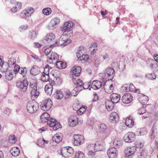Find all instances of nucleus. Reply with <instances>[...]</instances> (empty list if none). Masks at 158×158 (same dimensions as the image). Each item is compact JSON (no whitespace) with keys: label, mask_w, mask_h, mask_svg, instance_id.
Listing matches in <instances>:
<instances>
[{"label":"nucleus","mask_w":158,"mask_h":158,"mask_svg":"<svg viewBox=\"0 0 158 158\" xmlns=\"http://www.w3.org/2000/svg\"><path fill=\"white\" fill-rule=\"evenodd\" d=\"M69 35L66 33H64L60 36L58 40L54 44H52L51 47H53L56 45L62 46H64L68 44L71 43L72 41L70 39H68L69 38Z\"/></svg>","instance_id":"f257e3e1"},{"label":"nucleus","mask_w":158,"mask_h":158,"mask_svg":"<svg viewBox=\"0 0 158 158\" xmlns=\"http://www.w3.org/2000/svg\"><path fill=\"white\" fill-rule=\"evenodd\" d=\"M39 108V104L35 101H31L27 103V110L30 113H33L36 112Z\"/></svg>","instance_id":"f03ea898"},{"label":"nucleus","mask_w":158,"mask_h":158,"mask_svg":"<svg viewBox=\"0 0 158 158\" xmlns=\"http://www.w3.org/2000/svg\"><path fill=\"white\" fill-rule=\"evenodd\" d=\"M37 86L36 83H31L29 87V90L31 95V98L33 100L37 98L40 93L39 91L37 89Z\"/></svg>","instance_id":"7ed1b4c3"},{"label":"nucleus","mask_w":158,"mask_h":158,"mask_svg":"<svg viewBox=\"0 0 158 158\" xmlns=\"http://www.w3.org/2000/svg\"><path fill=\"white\" fill-rule=\"evenodd\" d=\"M73 23L71 22H67L65 23L64 25L62 30L64 31V33L68 34L69 36L70 37L72 35V31L71 29L72 27Z\"/></svg>","instance_id":"20e7f679"},{"label":"nucleus","mask_w":158,"mask_h":158,"mask_svg":"<svg viewBox=\"0 0 158 158\" xmlns=\"http://www.w3.org/2000/svg\"><path fill=\"white\" fill-rule=\"evenodd\" d=\"M52 105L51 100L48 98L43 100L40 105L41 109L44 111H47L50 110Z\"/></svg>","instance_id":"39448f33"},{"label":"nucleus","mask_w":158,"mask_h":158,"mask_svg":"<svg viewBox=\"0 0 158 158\" xmlns=\"http://www.w3.org/2000/svg\"><path fill=\"white\" fill-rule=\"evenodd\" d=\"M58 55L55 52H52L51 53L49 54L47 57V61L48 63L55 64L58 60Z\"/></svg>","instance_id":"423d86ee"},{"label":"nucleus","mask_w":158,"mask_h":158,"mask_svg":"<svg viewBox=\"0 0 158 158\" xmlns=\"http://www.w3.org/2000/svg\"><path fill=\"white\" fill-rule=\"evenodd\" d=\"M16 85L21 91H25L27 89L28 81L26 80L18 81L16 82Z\"/></svg>","instance_id":"0eeeda50"},{"label":"nucleus","mask_w":158,"mask_h":158,"mask_svg":"<svg viewBox=\"0 0 158 158\" xmlns=\"http://www.w3.org/2000/svg\"><path fill=\"white\" fill-rule=\"evenodd\" d=\"M135 135L132 132H129L126 133L124 136L123 139L124 141L127 143H130L134 141Z\"/></svg>","instance_id":"6e6552de"},{"label":"nucleus","mask_w":158,"mask_h":158,"mask_svg":"<svg viewBox=\"0 0 158 158\" xmlns=\"http://www.w3.org/2000/svg\"><path fill=\"white\" fill-rule=\"evenodd\" d=\"M74 144L75 145H80L84 141L83 136L80 135H73Z\"/></svg>","instance_id":"1a4fd4ad"},{"label":"nucleus","mask_w":158,"mask_h":158,"mask_svg":"<svg viewBox=\"0 0 158 158\" xmlns=\"http://www.w3.org/2000/svg\"><path fill=\"white\" fill-rule=\"evenodd\" d=\"M60 19L58 18H54L52 19L49 23L48 28L49 30H53L57 27L59 23Z\"/></svg>","instance_id":"9d476101"},{"label":"nucleus","mask_w":158,"mask_h":158,"mask_svg":"<svg viewBox=\"0 0 158 158\" xmlns=\"http://www.w3.org/2000/svg\"><path fill=\"white\" fill-rule=\"evenodd\" d=\"M48 125L50 127H53L54 131H56L60 128V124L59 122H57L56 120L54 118H51L49 122Z\"/></svg>","instance_id":"9b49d317"},{"label":"nucleus","mask_w":158,"mask_h":158,"mask_svg":"<svg viewBox=\"0 0 158 158\" xmlns=\"http://www.w3.org/2000/svg\"><path fill=\"white\" fill-rule=\"evenodd\" d=\"M76 83L77 87L75 88L73 90L74 91L76 92V94H73V92L71 94L72 96H76L77 95V92L81 91L83 89H84V86H82L83 83L81 80L80 79H78L77 80Z\"/></svg>","instance_id":"f8f14e48"},{"label":"nucleus","mask_w":158,"mask_h":158,"mask_svg":"<svg viewBox=\"0 0 158 158\" xmlns=\"http://www.w3.org/2000/svg\"><path fill=\"white\" fill-rule=\"evenodd\" d=\"M137 148V147L133 146L128 148L126 149L124 151V153L126 156V157L131 158L132 155L136 152Z\"/></svg>","instance_id":"ddd939ff"},{"label":"nucleus","mask_w":158,"mask_h":158,"mask_svg":"<svg viewBox=\"0 0 158 158\" xmlns=\"http://www.w3.org/2000/svg\"><path fill=\"white\" fill-rule=\"evenodd\" d=\"M81 71V67L77 66H74L71 70L70 73L72 74L73 79H75V77L79 76Z\"/></svg>","instance_id":"4468645a"},{"label":"nucleus","mask_w":158,"mask_h":158,"mask_svg":"<svg viewBox=\"0 0 158 158\" xmlns=\"http://www.w3.org/2000/svg\"><path fill=\"white\" fill-rule=\"evenodd\" d=\"M114 70L111 68H108L106 69L104 72L105 76L109 80H111L114 76Z\"/></svg>","instance_id":"2eb2a0df"},{"label":"nucleus","mask_w":158,"mask_h":158,"mask_svg":"<svg viewBox=\"0 0 158 158\" xmlns=\"http://www.w3.org/2000/svg\"><path fill=\"white\" fill-rule=\"evenodd\" d=\"M55 39V35L52 33L47 34L44 38V40L47 44H52Z\"/></svg>","instance_id":"dca6fc26"},{"label":"nucleus","mask_w":158,"mask_h":158,"mask_svg":"<svg viewBox=\"0 0 158 158\" xmlns=\"http://www.w3.org/2000/svg\"><path fill=\"white\" fill-rule=\"evenodd\" d=\"M117 151L114 148H110L107 151V154L109 158H116Z\"/></svg>","instance_id":"f3484780"},{"label":"nucleus","mask_w":158,"mask_h":158,"mask_svg":"<svg viewBox=\"0 0 158 158\" xmlns=\"http://www.w3.org/2000/svg\"><path fill=\"white\" fill-rule=\"evenodd\" d=\"M132 96L129 94H124L122 98V102L126 104H129L132 101Z\"/></svg>","instance_id":"a211bd4d"},{"label":"nucleus","mask_w":158,"mask_h":158,"mask_svg":"<svg viewBox=\"0 0 158 158\" xmlns=\"http://www.w3.org/2000/svg\"><path fill=\"white\" fill-rule=\"evenodd\" d=\"M74 152V150L72 147H69L68 148H65L64 149H61V155L64 157H65L64 156L65 153H66L67 156H70V155L73 154Z\"/></svg>","instance_id":"6ab92c4d"},{"label":"nucleus","mask_w":158,"mask_h":158,"mask_svg":"<svg viewBox=\"0 0 158 158\" xmlns=\"http://www.w3.org/2000/svg\"><path fill=\"white\" fill-rule=\"evenodd\" d=\"M119 119L118 114L115 112H113L110 114V120L113 123H117Z\"/></svg>","instance_id":"aec40b11"},{"label":"nucleus","mask_w":158,"mask_h":158,"mask_svg":"<svg viewBox=\"0 0 158 158\" xmlns=\"http://www.w3.org/2000/svg\"><path fill=\"white\" fill-rule=\"evenodd\" d=\"M78 123V119L75 116H71L69 118L68 124L70 126L75 127L77 124Z\"/></svg>","instance_id":"412c9836"},{"label":"nucleus","mask_w":158,"mask_h":158,"mask_svg":"<svg viewBox=\"0 0 158 158\" xmlns=\"http://www.w3.org/2000/svg\"><path fill=\"white\" fill-rule=\"evenodd\" d=\"M137 97L139 102L143 105H145L148 100V97L143 94H139Z\"/></svg>","instance_id":"4be33fe9"},{"label":"nucleus","mask_w":158,"mask_h":158,"mask_svg":"<svg viewBox=\"0 0 158 158\" xmlns=\"http://www.w3.org/2000/svg\"><path fill=\"white\" fill-rule=\"evenodd\" d=\"M120 95L115 93H113L110 96L111 102L113 103H116L118 102L120 99Z\"/></svg>","instance_id":"5701e85b"},{"label":"nucleus","mask_w":158,"mask_h":158,"mask_svg":"<svg viewBox=\"0 0 158 158\" xmlns=\"http://www.w3.org/2000/svg\"><path fill=\"white\" fill-rule=\"evenodd\" d=\"M40 72V68L37 65H33L31 68L30 73L34 76L39 74Z\"/></svg>","instance_id":"b1692460"},{"label":"nucleus","mask_w":158,"mask_h":158,"mask_svg":"<svg viewBox=\"0 0 158 158\" xmlns=\"http://www.w3.org/2000/svg\"><path fill=\"white\" fill-rule=\"evenodd\" d=\"M102 85V83L98 81H93L91 84V87L94 89H98L100 88Z\"/></svg>","instance_id":"393cba45"},{"label":"nucleus","mask_w":158,"mask_h":158,"mask_svg":"<svg viewBox=\"0 0 158 158\" xmlns=\"http://www.w3.org/2000/svg\"><path fill=\"white\" fill-rule=\"evenodd\" d=\"M49 115L47 112H44L43 113L40 117L41 121L43 123L47 122L50 120L51 118L49 117Z\"/></svg>","instance_id":"a878e982"},{"label":"nucleus","mask_w":158,"mask_h":158,"mask_svg":"<svg viewBox=\"0 0 158 158\" xmlns=\"http://www.w3.org/2000/svg\"><path fill=\"white\" fill-rule=\"evenodd\" d=\"M10 151L12 155L14 156H18L20 153V150L18 147H15L12 148Z\"/></svg>","instance_id":"bb28decb"},{"label":"nucleus","mask_w":158,"mask_h":158,"mask_svg":"<svg viewBox=\"0 0 158 158\" xmlns=\"http://www.w3.org/2000/svg\"><path fill=\"white\" fill-rule=\"evenodd\" d=\"M52 85L50 83L47 84L45 87V93L48 95H50L52 94L53 90Z\"/></svg>","instance_id":"cd10ccee"},{"label":"nucleus","mask_w":158,"mask_h":158,"mask_svg":"<svg viewBox=\"0 0 158 158\" xmlns=\"http://www.w3.org/2000/svg\"><path fill=\"white\" fill-rule=\"evenodd\" d=\"M104 88L105 92L108 94L111 93L113 92L114 89V87L113 84L107 85L106 83L104 85Z\"/></svg>","instance_id":"c85d7f7f"},{"label":"nucleus","mask_w":158,"mask_h":158,"mask_svg":"<svg viewBox=\"0 0 158 158\" xmlns=\"http://www.w3.org/2000/svg\"><path fill=\"white\" fill-rule=\"evenodd\" d=\"M134 121L131 117H127L126 119L125 124L129 128L132 127L134 125Z\"/></svg>","instance_id":"c756f323"},{"label":"nucleus","mask_w":158,"mask_h":158,"mask_svg":"<svg viewBox=\"0 0 158 158\" xmlns=\"http://www.w3.org/2000/svg\"><path fill=\"white\" fill-rule=\"evenodd\" d=\"M137 156L139 158H145L147 156L146 151L141 149L137 152Z\"/></svg>","instance_id":"7c9ffc66"},{"label":"nucleus","mask_w":158,"mask_h":158,"mask_svg":"<svg viewBox=\"0 0 158 158\" xmlns=\"http://www.w3.org/2000/svg\"><path fill=\"white\" fill-rule=\"evenodd\" d=\"M94 152L100 151L103 148V145L101 142H98L94 145Z\"/></svg>","instance_id":"2f4dec72"},{"label":"nucleus","mask_w":158,"mask_h":158,"mask_svg":"<svg viewBox=\"0 0 158 158\" xmlns=\"http://www.w3.org/2000/svg\"><path fill=\"white\" fill-rule=\"evenodd\" d=\"M85 48L82 46L80 47L77 50V58L79 59L81 57L82 54H84L85 52Z\"/></svg>","instance_id":"473e14b6"},{"label":"nucleus","mask_w":158,"mask_h":158,"mask_svg":"<svg viewBox=\"0 0 158 158\" xmlns=\"http://www.w3.org/2000/svg\"><path fill=\"white\" fill-rule=\"evenodd\" d=\"M56 66L57 68L59 69H64L66 68L67 65L65 62L61 61H56Z\"/></svg>","instance_id":"72a5a7b5"},{"label":"nucleus","mask_w":158,"mask_h":158,"mask_svg":"<svg viewBox=\"0 0 158 158\" xmlns=\"http://www.w3.org/2000/svg\"><path fill=\"white\" fill-rule=\"evenodd\" d=\"M52 140L55 141L56 143H59L62 141V137L61 134H56L55 135L52 137Z\"/></svg>","instance_id":"f704fd0d"},{"label":"nucleus","mask_w":158,"mask_h":158,"mask_svg":"<svg viewBox=\"0 0 158 158\" xmlns=\"http://www.w3.org/2000/svg\"><path fill=\"white\" fill-rule=\"evenodd\" d=\"M110 101H107L106 102V106L107 110L108 111L112 110L114 107V105Z\"/></svg>","instance_id":"c9c22d12"},{"label":"nucleus","mask_w":158,"mask_h":158,"mask_svg":"<svg viewBox=\"0 0 158 158\" xmlns=\"http://www.w3.org/2000/svg\"><path fill=\"white\" fill-rule=\"evenodd\" d=\"M107 129V127L105 124H101L99 127V131L100 133L103 134L105 132Z\"/></svg>","instance_id":"e433bc0d"},{"label":"nucleus","mask_w":158,"mask_h":158,"mask_svg":"<svg viewBox=\"0 0 158 158\" xmlns=\"http://www.w3.org/2000/svg\"><path fill=\"white\" fill-rule=\"evenodd\" d=\"M50 79L49 74L42 73L41 77V80L42 81L45 82L49 81Z\"/></svg>","instance_id":"4c0bfd02"},{"label":"nucleus","mask_w":158,"mask_h":158,"mask_svg":"<svg viewBox=\"0 0 158 158\" xmlns=\"http://www.w3.org/2000/svg\"><path fill=\"white\" fill-rule=\"evenodd\" d=\"M157 130L154 127H153L151 130V140H153L154 138L157 135V133L156 132Z\"/></svg>","instance_id":"58836bf2"},{"label":"nucleus","mask_w":158,"mask_h":158,"mask_svg":"<svg viewBox=\"0 0 158 158\" xmlns=\"http://www.w3.org/2000/svg\"><path fill=\"white\" fill-rule=\"evenodd\" d=\"M48 141H46L44 139H40L38 140L37 141V144L38 146L40 147H44V143H48Z\"/></svg>","instance_id":"ea45409f"},{"label":"nucleus","mask_w":158,"mask_h":158,"mask_svg":"<svg viewBox=\"0 0 158 158\" xmlns=\"http://www.w3.org/2000/svg\"><path fill=\"white\" fill-rule=\"evenodd\" d=\"M127 88H128L129 90L131 92L136 93H138L139 92V90L136 89L134 85L132 84H130L129 87L127 86Z\"/></svg>","instance_id":"a19ab883"},{"label":"nucleus","mask_w":158,"mask_h":158,"mask_svg":"<svg viewBox=\"0 0 158 158\" xmlns=\"http://www.w3.org/2000/svg\"><path fill=\"white\" fill-rule=\"evenodd\" d=\"M27 72V69L26 67H21L19 73L24 77L26 76Z\"/></svg>","instance_id":"79ce46f5"},{"label":"nucleus","mask_w":158,"mask_h":158,"mask_svg":"<svg viewBox=\"0 0 158 158\" xmlns=\"http://www.w3.org/2000/svg\"><path fill=\"white\" fill-rule=\"evenodd\" d=\"M30 16V14L25 10L23 11L20 14V16L22 18H25Z\"/></svg>","instance_id":"37998d69"},{"label":"nucleus","mask_w":158,"mask_h":158,"mask_svg":"<svg viewBox=\"0 0 158 158\" xmlns=\"http://www.w3.org/2000/svg\"><path fill=\"white\" fill-rule=\"evenodd\" d=\"M86 106H83L81 107L77 111V113L78 115H81V114H83L86 111Z\"/></svg>","instance_id":"c03bdc74"},{"label":"nucleus","mask_w":158,"mask_h":158,"mask_svg":"<svg viewBox=\"0 0 158 158\" xmlns=\"http://www.w3.org/2000/svg\"><path fill=\"white\" fill-rule=\"evenodd\" d=\"M52 10L50 8H46L42 10V12L45 15H49L51 13Z\"/></svg>","instance_id":"a18cd8bd"},{"label":"nucleus","mask_w":158,"mask_h":158,"mask_svg":"<svg viewBox=\"0 0 158 158\" xmlns=\"http://www.w3.org/2000/svg\"><path fill=\"white\" fill-rule=\"evenodd\" d=\"M63 96V93L60 91L57 90L56 94V98L59 99L62 98Z\"/></svg>","instance_id":"49530a36"},{"label":"nucleus","mask_w":158,"mask_h":158,"mask_svg":"<svg viewBox=\"0 0 158 158\" xmlns=\"http://www.w3.org/2000/svg\"><path fill=\"white\" fill-rule=\"evenodd\" d=\"M75 157L76 158H85V155L83 152H79L76 154Z\"/></svg>","instance_id":"de8ad7c7"},{"label":"nucleus","mask_w":158,"mask_h":158,"mask_svg":"<svg viewBox=\"0 0 158 158\" xmlns=\"http://www.w3.org/2000/svg\"><path fill=\"white\" fill-rule=\"evenodd\" d=\"M6 79L9 81H10L13 78V76L11 73H6L5 74Z\"/></svg>","instance_id":"09e8293b"},{"label":"nucleus","mask_w":158,"mask_h":158,"mask_svg":"<svg viewBox=\"0 0 158 158\" xmlns=\"http://www.w3.org/2000/svg\"><path fill=\"white\" fill-rule=\"evenodd\" d=\"M31 56L38 62H40L41 60V57L40 56L36 55L35 54L31 55Z\"/></svg>","instance_id":"8fccbe9b"},{"label":"nucleus","mask_w":158,"mask_h":158,"mask_svg":"<svg viewBox=\"0 0 158 158\" xmlns=\"http://www.w3.org/2000/svg\"><path fill=\"white\" fill-rule=\"evenodd\" d=\"M146 76H148L149 79L151 80L155 79L156 78V76L154 73H152L151 74L149 73L147 74L146 75Z\"/></svg>","instance_id":"3c124183"},{"label":"nucleus","mask_w":158,"mask_h":158,"mask_svg":"<svg viewBox=\"0 0 158 158\" xmlns=\"http://www.w3.org/2000/svg\"><path fill=\"white\" fill-rule=\"evenodd\" d=\"M89 58V56L87 55H84V54H82L81 56V57L79 59L80 60H84L85 61L87 60L88 58Z\"/></svg>","instance_id":"603ef678"},{"label":"nucleus","mask_w":158,"mask_h":158,"mask_svg":"<svg viewBox=\"0 0 158 158\" xmlns=\"http://www.w3.org/2000/svg\"><path fill=\"white\" fill-rule=\"evenodd\" d=\"M16 141V138L14 135L10 136L9 137V141L10 143H15Z\"/></svg>","instance_id":"864d4df0"},{"label":"nucleus","mask_w":158,"mask_h":158,"mask_svg":"<svg viewBox=\"0 0 158 158\" xmlns=\"http://www.w3.org/2000/svg\"><path fill=\"white\" fill-rule=\"evenodd\" d=\"M146 112V110L143 107H141L139 108L138 111V113L139 114H143Z\"/></svg>","instance_id":"5fc2aeb1"},{"label":"nucleus","mask_w":158,"mask_h":158,"mask_svg":"<svg viewBox=\"0 0 158 158\" xmlns=\"http://www.w3.org/2000/svg\"><path fill=\"white\" fill-rule=\"evenodd\" d=\"M37 33L35 31H30V35L31 36V38L32 39L36 38L37 35Z\"/></svg>","instance_id":"6e6d98bb"},{"label":"nucleus","mask_w":158,"mask_h":158,"mask_svg":"<svg viewBox=\"0 0 158 158\" xmlns=\"http://www.w3.org/2000/svg\"><path fill=\"white\" fill-rule=\"evenodd\" d=\"M27 28V25H22L19 27V29L20 32H22L26 30Z\"/></svg>","instance_id":"4d7b16f0"},{"label":"nucleus","mask_w":158,"mask_h":158,"mask_svg":"<svg viewBox=\"0 0 158 158\" xmlns=\"http://www.w3.org/2000/svg\"><path fill=\"white\" fill-rule=\"evenodd\" d=\"M147 132V129L145 128H143L141 129L139 131V133L140 135H146Z\"/></svg>","instance_id":"13d9d810"},{"label":"nucleus","mask_w":158,"mask_h":158,"mask_svg":"<svg viewBox=\"0 0 158 158\" xmlns=\"http://www.w3.org/2000/svg\"><path fill=\"white\" fill-rule=\"evenodd\" d=\"M25 10L27 12H28L29 14H30V16L34 12L33 8L31 7L26 8Z\"/></svg>","instance_id":"bf43d9fd"},{"label":"nucleus","mask_w":158,"mask_h":158,"mask_svg":"<svg viewBox=\"0 0 158 158\" xmlns=\"http://www.w3.org/2000/svg\"><path fill=\"white\" fill-rule=\"evenodd\" d=\"M50 73V69L49 68V65H47L44 68V71L43 73H46L48 74H49Z\"/></svg>","instance_id":"052dcab7"},{"label":"nucleus","mask_w":158,"mask_h":158,"mask_svg":"<svg viewBox=\"0 0 158 158\" xmlns=\"http://www.w3.org/2000/svg\"><path fill=\"white\" fill-rule=\"evenodd\" d=\"M21 67L18 65H16L14 67V71L15 73L19 72Z\"/></svg>","instance_id":"680f3d73"},{"label":"nucleus","mask_w":158,"mask_h":158,"mask_svg":"<svg viewBox=\"0 0 158 158\" xmlns=\"http://www.w3.org/2000/svg\"><path fill=\"white\" fill-rule=\"evenodd\" d=\"M52 52L51 50V49L49 48H48L45 50L44 51V53L45 55H47V56H48L49 54H50Z\"/></svg>","instance_id":"e2e57ef3"},{"label":"nucleus","mask_w":158,"mask_h":158,"mask_svg":"<svg viewBox=\"0 0 158 158\" xmlns=\"http://www.w3.org/2000/svg\"><path fill=\"white\" fill-rule=\"evenodd\" d=\"M70 94V91L69 90H67L65 93L64 98L65 99L68 98Z\"/></svg>","instance_id":"0e129e2a"},{"label":"nucleus","mask_w":158,"mask_h":158,"mask_svg":"<svg viewBox=\"0 0 158 158\" xmlns=\"http://www.w3.org/2000/svg\"><path fill=\"white\" fill-rule=\"evenodd\" d=\"M87 154L90 157H92L95 155V153L92 151L89 150Z\"/></svg>","instance_id":"69168bd1"},{"label":"nucleus","mask_w":158,"mask_h":158,"mask_svg":"<svg viewBox=\"0 0 158 158\" xmlns=\"http://www.w3.org/2000/svg\"><path fill=\"white\" fill-rule=\"evenodd\" d=\"M94 98L93 100V102H95L97 101L98 99V94L96 93H94Z\"/></svg>","instance_id":"338daca9"},{"label":"nucleus","mask_w":158,"mask_h":158,"mask_svg":"<svg viewBox=\"0 0 158 158\" xmlns=\"http://www.w3.org/2000/svg\"><path fill=\"white\" fill-rule=\"evenodd\" d=\"M8 64L10 65L14 64V59L12 58H10L8 60Z\"/></svg>","instance_id":"774afa93"}]
</instances>
